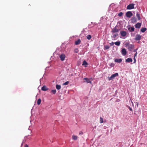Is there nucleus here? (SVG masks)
<instances>
[{"label": "nucleus", "instance_id": "obj_1", "mask_svg": "<svg viewBox=\"0 0 147 147\" xmlns=\"http://www.w3.org/2000/svg\"><path fill=\"white\" fill-rule=\"evenodd\" d=\"M119 38V35L117 33H112L111 38L112 40H117Z\"/></svg>", "mask_w": 147, "mask_h": 147}, {"label": "nucleus", "instance_id": "obj_2", "mask_svg": "<svg viewBox=\"0 0 147 147\" xmlns=\"http://www.w3.org/2000/svg\"><path fill=\"white\" fill-rule=\"evenodd\" d=\"M135 4L134 3H131L129 4L127 6V8L128 9H131L134 8V5Z\"/></svg>", "mask_w": 147, "mask_h": 147}, {"label": "nucleus", "instance_id": "obj_3", "mask_svg": "<svg viewBox=\"0 0 147 147\" xmlns=\"http://www.w3.org/2000/svg\"><path fill=\"white\" fill-rule=\"evenodd\" d=\"M118 76V74L117 73H115L114 74L112 75L110 77H108V80H111L114 79L117 76Z\"/></svg>", "mask_w": 147, "mask_h": 147}, {"label": "nucleus", "instance_id": "obj_4", "mask_svg": "<svg viewBox=\"0 0 147 147\" xmlns=\"http://www.w3.org/2000/svg\"><path fill=\"white\" fill-rule=\"evenodd\" d=\"M84 79L86 80L87 83L92 84V78H84Z\"/></svg>", "mask_w": 147, "mask_h": 147}, {"label": "nucleus", "instance_id": "obj_5", "mask_svg": "<svg viewBox=\"0 0 147 147\" xmlns=\"http://www.w3.org/2000/svg\"><path fill=\"white\" fill-rule=\"evenodd\" d=\"M119 30L117 29L116 27H114L112 29L111 32L113 33H116V32H119Z\"/></svg>", "mask_w": 147, "mask_h": 147}, {"label": "nucleus", "instance_id": "obj_6", "mask_svg": "<svg viewBox=\"0 0 147 147\" xmlns=\"http://www.w3.org/2000/svg\"><path fill=\"white\" fill-rule=\"evenodd\" d=\"M59 58L61 61H63L65 60V54H61L59 56Z\"/></svg>", "mask_w": 147, "mask_h": 147}, {"label": "nucleus", "instance_id": "obj_7", "mask_svg": "<svg viewBox=\"0 0 147 147\" xmlns=\"http://www.w3.org/2000/svg\"><path fill=\"white\" fill-rule=\"evenodd\" d=\"M126 15L127 17L130 18L132 16L133 14L131 11H128L126 13Z\"/></svg>", "mask_w": 147, "mask_h": 147}, {"label": "nucleus", "instance_id": "obj_8", "mask_svg": "<svg viewBox=\"0 0 147 147\" xmlns=\"http://www.w3.org/2000/svg\"><path fill=\"white\" fill-rule=\"evenodd\" d=\"M141 36L139 34H137L136 35L135 40H140L141 38Z\"/></svg>", "mask_w": 147, "mask_h": 147}, {"label": "nucleus", "instance_id": "obj_9", "mask_svg": "<svg viewBox=\"0 0 147 147\" xmlns=\"http://www.w3.org/2000/svg\"><path fill=\"white\" fill-rule=\"evenodd\" d=\"M121 54L123 55H125L127 54V51L126 49L125 48L121 50Z\"/></svg>", "mask_w": 147, "mask_h": 147}, {"label": "nucleus", "instance_id": "obj_10", "mask_svg": "<svg viewBox=\"0 0 147 147\" xmlns=\"http://www.w3.org/2000/svg\"><path fill=\"white\" fill-rule=\"evenodd\" d=\"M120 34L121 36L123 37L125 36L127 34L126 32L125 31H121L120 32Z\"/></svg>", "mask_w": 147, "mask_h": 147}, {"label": "nucleus", "instance_id": "obj_11", "mask_svg": "<svg viewBox=\"0 0 147 147\" xmlns=\"http://www.w3.org/2000/svg\"><path fill=\"white\" fill-rule=\"evenodd\" d=\"M128 29L129 32H132L134 31L135 28L133 26L130 27L128 28Z\"/></svg>", "mask_w": 147, "mask_h": 147}, {"label": "nucleus", "instance_id": "obj_12", "mask_svg": "<svg viewBox=\"0 0 147 147\" xmlns=\"http://www.w3.org/2000/svg\"><path fill=\"white\" fill-rule=\"evenodd\" d=\"M114 61L115 62L120 63L121 62L122 59H115Z\"/></svg>", "mask_w": 147, "mask_h": 147}, {"label": "nucleus", "instance_id": "obj_13", "mask_svg": "<svg viewBox=\"0 0 147 147\" xmlns=\"http://www.w3.org/2000/svg\"><path fill=\"white\" fill-rule=\"evenodd\" d=\"M141 26V23H138L135 25V27L136 28H139Z\"/></svg>", "mask_w": 147, "mask_h": 147}, {"label": "nucleus", "instance_id": "obj_14", "mask_svg": "<svg viewBox=\"0 0 147 147\" xmlns=\"http://www.w3.org/2000/svg\"><path fill=\"white\" fill-rule=\"evenodd\" d=\"M88 65V63L86 62V61L85 60H84L83 63L82 64V65L83 66H84L85 67H87V65Z\"/></svg>", "mask_w": 147, "mask_h": 147}, {"label": "nucleus", "instance_id": "obj_15", "mask_svg": "<svg viewBox=\"0 0 147 147\" xmlns=\"http://www.w3.org/2000/svg\"><path fill=\"white\" fill-rule=\"evenodd\" d=\"M72 138L73 140H77L78 139V137L74 135H73L72 136Z\"/></svg>", "mask_w": 147, "mask_h": 147}, {"label": "nucleus", "instance_id": "obj_16", "mask_svg": "<svg viewBox=\"0 0 147 147\" xmlns=\"http://www.w3.org/2000/svg\"><path fill=\"white\" fill-rule=\"evenodd\" d=\"M48 88L45 86H44L41 88V90L43 91H46L47 90Z\"/></svg>", "mask_w": 147, "mask_h": 147}, {"label": "nucleus", "instance_id": "obj_17", "mask_svg": "<svg viewBox=\"0 0 147 147\" xmlns=\"http://www.w3.org/2000/svg\"><path fill=\"white\" fill-rule=\"evenodd\" d=\"M81 42V40L80 39H78L75 42V45H77L79 44Z\"/></svg>", "mask_w": 147, "mask_h": 147}, {"label": "nucleus", "instance_id": "obj_18", "mask_svg": "<svg viewBox=\"0 0 147 147\" xmlns=\"http://www.w3.org/2000/svg\"><path fill=\"white\" fill-rule=\"evenodd\" d=\"M125 61L128 62H132V59L131 58H128L127 59H126Z\"/></svg>", "mask_w": 147, "mask_h": 147}, {"label": "nucleus", "instance_id": "obj_19", "mask_svg": "<svg viewBox=\"0 0 147 147\" xmlns=\"http://www.w3.org/2000/svg\"><path fill=\"white\" fill-rule=\"evenodd\" d=\"M136 21V19L135 17H133L131 19V21L132 23L135 22Z\"/></svg>", "mask_w": 147, "mask_h": 147}, {"label": "nucleus", "instance_id": "obj_20", "mask_svg": "<svg viewBox=\"0 0 147 147\" xmlns=\"http://www.w3.org/2000/svg\"><path fill=\"white\" fill-rule=\"evenodd\" d=\"M120 41H117L114 42V44L115 45L117 46H119L120 44Z\"/></svg>", "mask_w": 147, "mask_h": 147}, {"label": "nucleus", "instance_id": "obj_21", "mask_svg": "<svg viewBox=\"0 0 147 147\" xmlns=\"http://www.w3.org/2000/svg\"><path fill=\"white\" fill-rule=\"evenodd\" d=\"M146 30L145 28H143L141 29V31L142 32H144Z\"/></svg>", "mask_w": 147, "mask_h": 147}, {"label": "nucleus", "instance_id": "obj_22", "mask_svg": "<svg viewBox=\"0 0 147 147\" xmlns=\"http://www.w3.org/2000/svg\"><path fill=\"white\" fill-rule=\"evenodd\" d=\"M56 87L57 89L59 90L61 89V86L60 85L57 84L56 85Z\"/></svg>", "mask_w": 147, "mask_h": 147}, {"label": "nucleus", "instance_id": "obj_23", "mask_svg": "<svg viewBox=\"0 0 147 147\" xmlns=\"http://www.w3.org/2000/svg\"><path fill=\"white\" fill-rule=\"evenodd\" d=\"M41 102V100L39 98L38 100L37 101V104L38 105H39L40 104Z\"/></svg>", "mask_w": 147, "mask_h": 147}, {"label": "nucleus", "instance_id": "obj_24", "mask_svg": "<svg viewBox=\"0 0 147 147\" xmlns=\"http://www.w3.org/2000/svg\"><path fill=\"white\" fill-rule=\"evenodd\" d=\"M100 123H103V120L101 117H100Z\"/></svg>", "mask_w": 147, "mask_h": 147}, {"label": "nucleus", "instance_id": "obj_25", "mask_svg": "<svg viewBox=\"0 0 147 147\" xmlns=\"http://www.w3.org/2000/svg\"><path fill=\"white\" fill-rule=\"evenodd\" d=\"M86 37H87V38L88 39V40H90V39L91 37H92V36H91L90 35H88L87 36H86Z\"/></svg>", "mask_w": 147, "mask_h": 147}, {"label": "nucleus", "instance_id": "obj_26", "mask_svg": "<svg viewBox=\"0 0 147 147\" xmlns=\"http://www.w3.org/2000/svg\"><path fill=\"white\" fill-rule=\"evenodd\" d=\"M51 92L53 94H56V90H52L51 91Z\"/></svg>", "mask_w": 147, "mask_h": 147}, {"label": "nucleus", "instance_id": "obj_27", "mask_svg": "<svg viewBox=\"0 0 147 147\" xmlns=\"http://www.w3.org/2000/svg\"><path fill=\"white\" fill-rule=\"evenodd\" d=\"M110 48V47L108 45H106L104 46L105 49H108Z\"/></svg>", "mask_w": 147, "mask_h": 147}, {"label": "nucleus", "instance_id": "obj_28", "mask_svg": "<svg viewBox=\"0 0 147 147\" xmlns=\"http://www.w3.org/2000/svg\"><path fill=\"white\" fill-rule=\"evenodd\" d=\"M123 15V13L122 12H120L118 13V16H119L121 17Z\"/></svg>", "mask_w": 147, "mask_h": 147}, {"label": "nucleus", "instance_id": "obj_29", "mask_svg": "<svg viewBox=\"0 0 147 147\" xmlns=\"http://www.w3.org/2000/svg\"><path fill=\"white\" fill-rule=\"evenodd\" d=\"M109 65L111 67H113L115 66V64L113 63H111Z\"/></svg>", "mask_w": 147, "mask_h": 147}, {"label": "nucleus", "instance_id": "obj_30", "mask_svg": "<svg viewBox=\"0 0 147 147\" xmlns=\"http://www.w3.org/2000/svg\"><path fill=\"white\" fill-rule=\"evenodd\" d=\"M69 83V82L67 81L65 82V83L63 84V85H67Z\"/></svg>", "mask_w": 147, "mask_h": 147}, {"label": "nucleus", "instance_id": "obj_31", "mask_svg": "<svg viewBox=\"0 0 147 147\" xmlns=\"http://www.w3.org/2000/svg\"><path fill=\"white\" fill-rule=\"evenodd\" d=\"M127 107L128 108H129V110L131 111H133V110H132V108H131L130 107H129V106H127Z\"/></svg>", "mask_w": 147, "mask_h": 147}, {"label": "nucleus", "instance_id": "obj_32", "mask_svg": "<svg viewBox=\"0 0 147 147\" xmlns=\"http://www.w3.org/2000/svg\"><path fill=\"white\" fill-rule=\"evenodd\" d=\"M114 44V43L113 42H112L111 43H110V45L111 46H113Z\"/></svg>", "mask_w": 147, "mask_h": 147}, {"label": "nucleus", "instance_id": "obj_33", "mask_svg": "<svg viewBox=\"0 0 147 147\" xmlns=\"http://www.w3.org/2000/svg\"><path fill=\"white\" fill-rule=\"evenodd\" d=\"M133 47V46L132 45H131V46H129V49L130 48L131 49H132Z\"/></svg>", "mask_w": 147, "mask_h": 147}, {"label": "nucleus", "instance_id": "obj_34", "mask_svg": "<svg viewBox=\"0 0 147 147\" xmlns=\"http://www.w3.org/2000/svg\"><path fill=\"white\" fill-rule=\"evenodd\" d=\"M79 134L80 135H82L83 134V132L82 131H80L79 133Z\"/></svg>", "mask_w": 147, "mask_h": 147}, {"label": "nucleus", "instance_id": "obj_35", "mask_svg": "<svg viewBox=\"0 0 147 147\" xmlns=\"http://www.w3.org/2000/svg\"><path fill=\"white\" fill-rule=\"evenodd\" d=\"M78 52V51L77 49H75V52L76 53H77Z\"/></svg>", "mask_w": 147, "mask_h": 147}, {"label": "nucleus", "instance_id": "obj_36", "mask_svg": "<svg viewBox=\"0 0 147 147\" xmlns=\"http://www.w3.org/2000/svg\"><path fill=\"white\" fill-rule=\"evenodd\" d=\"M134 63H135L136 62V59L135 57H134Z\"/></svg>", "mask_w": 147, "mask_h": 147}, {"label": "nucleus", "instance_id": "obj_37", "mask_svg": "<svg viewBox=\"0 0 147 147\" xmlns=\"http://www.w3.org/2000/svg\"><path fill=\"white\" fill-rule=\"evenodd\" d=\"M137 52H136V53L134 55V57H135L137 55Z\"/></svg>", "mask_w": 147, "mask_h": 147}, {"label": "nucleus", "instance_id": "obj_38", "mask_svg": "<svg viewBox=\"0 0 147 147\" xmlns=\"http://www.w3.org/2000/svg\"><path fill=\"white\" fill-rule=\"evenodd\" d=\"M25 147H28V145L27 144H26L25 145Z\"/></svg>", "mask_w": 147, "mask_h": 147}, {"label": "nucleus", "instance_id": "obj_39", "mask_svg": "<svg viewBox=\"0 0 147 147\" xmlns=\"http://www.w3.org/2000/svg\"><path fill=\"white\" fill-rule=\"evenodd\" d=\"M137 50V49H136V50H134V52H136H136H137V51H136Z\"/></svg>", "mask_w": 147, "mask_h": 147}, {"label": "nucleus", "instance_id": "obj_40", "mask_svg": "<svg viewBox=\"0 0 147 147\" xmlns=\"http://www.w3.org/2000/svg\"><path fill=\"white\" fill-rule=\"evenodd\" d=\"M137 16L138 17H139V14H137Z\"/></svg>", "mask_w": 147, "mask_h": 147}, {"label": "nucleus", "instance_id": "obj_41", "mask_svg": "<svg viewBox=\"0 0 147 147\" xmlns=\"http://www.w3.org/2000/svg\"><path fill=\"white\" fill-rule=\"evenodd\" d=\"M137 16L138 17H139V14H137Z\"/></svg>", "mask_w": 147, "mask_h": 147}, {"label": "nucleus", "instance_id": "obj_42", "mask_svg": "<svg viewBox=\"0 0 147 147\" xmlns=\"http://www.w3.org/2000/svg\"><path fill=\"white\" fill-rule=\"evenodd\" d=\"M131 102L132 103V104H133V102H132V101H131Z\"/></svg>", "mask_w": 147, "mask_h": 147}]
</instances>
